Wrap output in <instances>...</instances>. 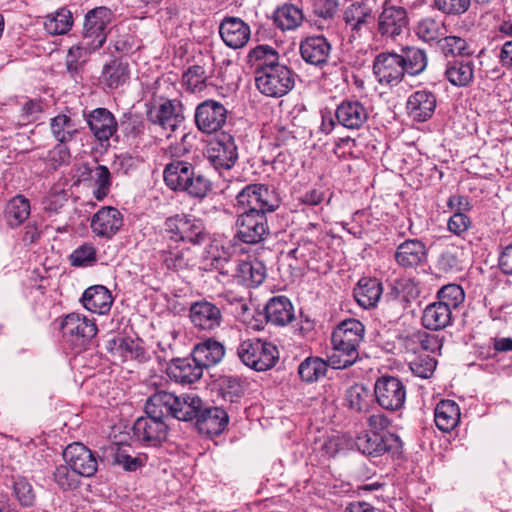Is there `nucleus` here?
I'll return each instance as SVG.
<instances>
[{
	"instance_id": "obj_1",
	"label": "nucleus",
	"mask_w": 512,
	"mask_h": 512,
	"mask_svg": "<svg viewBox=\"0 0 512 512\" xmlns=\"http://www.w3.org/2000/svg\"><path fill=\"white\" fill-rule=\"evenodd\" d=\"M236 205L243 210L236 220V236L244 243L257 244L269 235L267 213L279 207L276 191L265 184H249L236 196Z\"/></svg>"
},
{
	"instance_id": "obj_2",
	"label": "nucleus",
	"mask_w": 512,
	"mask_h": 512,
	"mask_svg": "<svg viewBox=\"0 0 512 512\" xmlns=\"http://www.w3.org/2000/svg\"><path fill=\"white\" fill-rule=\"evenodd\" d=\"M205 258L207 265L220 275L234 279L238 284L248 288L258 287L266 278V267L258 260L239 261L236 263L229 252L218 244H211Z\"/></svg>"
},
{
	"instance_id": "obj_3",
	"label": "nucleus",
	"mask_w": 512,
	"mask_h": 512,
	"mask_svg": "<svg viewBox=\"0 0 512 512\" xmlns=\"http://www.w3.org/2000/svg\"><path fill=\"white\" fill-rule=\"evenodd\" d=\"M166 185L177 192H184L192 198L203 199L212 190L211 181L195 166L185 160H172L163 172Z\"/></svg>"
},
{
	"instance_id": "obj_4",
	"label": "nucleus",
	"mask_w": 512,
	"mask_h": 512,
	"mask_svg": "<svg viewBox=\"0 0 512 512\" xmlns=\"http://www.w3.org/2000/svg\"><path fill=\"white\" fill-rule=\"evenodd\" d=\"M364 331V325L354 318L347 319L336 327L331 337L333 352L328 357L333 368H346L355 362Z\"/></svg>"
},
{
	"instance_id": "obj_5",
	"label": "nucleus",
	"mask_w": 512,
	"mask_h": 512,
	"mask_svg": "<svg viewBox=\"0 0 512 512\" xmlns=\"http://www.w3.org/2000/svg\"><path fill=\"white\" fill-rule=\"evenodd\" d=\"M373 73L379 83L394 85L403 81L414 87L415 64L396 53H380L373 62Z\"/></svg>"
},
{
	"instance_id": "obj_6",
	"label": "nucleus",
	"mask_w": 512,
	"mask_h": 512,
	"mask_svg": "<svg viewBox=\"0 0 512 512\" xmlns=\"http://www.w3.org/2000/svg\"><path fill=\"white\" fill-rule=\"evenodd\" d=\"M237 356L247 367L258 371L273 368L279 360L277 347L258 338L246 339L239 343Z\"/></svg>"
},
{
	"instance_id": "obj_7",
	"label": "nucleus",
	"mask_w": 512,
	"mask_h": 512,
	"mask_svg": "<svg viewBox=\"0 0 512 512\" xmlns=\"http://www.w3.org/2000/svg\"><path fill=\"white\" fill-rule=\"evenodd\" d=\"M255 84L257 89L268 97H282L293 89L294 73L287 65L283 64L255 77Z\"/></svg>"
},
{
	"instance_id": "obj_8",
	"label": "nucleus",
	"mask_w": 512,
	"mask_h": 512,
	"mask_svg": "<svg viewBox=\"0 0 512 512\" xmlns=\"http://www.w3.org/2000/svg\"><path fill=\"white\" fill-rule=\"evenodd\" d=\"M112 11L107 7H97L90 10L84 21L83 39L84 44L90 45L92 49H99L106 41L108 26L112 21Z\"/></svg>"
},
{
	"instance_id": "obj_9",
	"label": "nucleus",
	"mask_w": 512,
	"mask_h": 512,
	"mask_svg": "<svg viewBox=\"0 0 512 512\" xmlns=\"http://www.w3.org/2000/svg\"><path fill=\"white\" fill-rule=\"evenodd\" d=\"M227 116L228 110L221 102L207 99L197 105L194 120L199 131L212 134L223 128Z\"/></svg>"
},
{
	"instance_id": "obj_10",
	"label": "nucleus",
	"mask_w": 512,
	"mask_h": 512,
	"mask_svg": "<svg viewBox=\"0 0 512 512\" xmlns=\"http://www.w3.org/2000/svg\"><path fill=\"white\" fill-rule=\"evenodd\" d=\"M374 395L381 408L397 411L405 403L406 389L400 379L393 376H382L374 384Z\"/></svg>"
},
{
	"instance_id": "obj_11",
	"label": "nucleus",
	"mask_w": 512,
	"mask_h": 512,
	"mask_svg": "<svg viewBox=\"0 0 512 512\" xmlns=\"http://www.w3.org/2000/svg\"><path fill=\"white\" fill-rule=\"evenodd\" d=\"M204 155L216 170H230L238 160L234 137L230 134H221L209 143Z\"/></svg>"
},
{
	"instance_id": "obj_12",
	"label": "nucleus",
	"mask_w": 512,
	"mask_h": 512,
	"mask_svg": "<svg viewBox=\"0 0 512 512\" xmlns=\"http://www.w3.org/2000/svg\"><path fill=\"white\" fill-rule=\"evenodd\" d=\"M189 319L197 330L216 333L222 326L223 313L215 303L201 299L190 305Z\"/></svg>"
},
{
	"instance_id": "obj_13",
	"label": "nucleus",
	"mask_w": 512,
	"mask_h": 512,
	"mask_svg": "<svg viewBox=\"0 0 512 512\" xmlns=\"http://www.w3.org/2000/svg\"><path fill=\"white\" fill-rule=\"evenodd\" d=\"M62 336L74 345H84L97 334L96 324L77 313L65 316L60 325Z\"/></svg>"
},
{
	"instance_id": "obj_14",
	"label": "nucleus",
	"mask_w": 512,
	"mask_h": 512,
	"mask_svg": "<svg viewBox=\"0 0 512 512\" xmlns=\"http://www.w3.org/2000/svg\"><path fill=\"white\" fill-rule=\"evenodd\" d=\"M65 462L78 475L92 477L98 469V460L95 454L82 443L69 444L63 451Z\"/></svg>"
},
{
	"instance_id": "obj_15",
	"label": "nucleus",
	"mask_w": 512,
	"mask_h": 512,
	"mask_svg": "<svg viewBox=\"0 0 512 512\" xmlns=\"http://www.w3.org/2000/svg\"><path fill=\"white\" fill-rule=\"evenodd\" d=\"M132 431L133 436L139 442L149 446H157L166 439L168 425L163 419L146 414V416L139 417L135 421Z\"/></svg>"
},
{
	"instance_id": "obj_16",
	"label": "nucleus",
	"mask_w": 512,
	"mask_h": 512,
	"mask_svg": "<svg viewBox=\"0 0 512 512\" xmlns=\"http://www.w3.org/2000/svg\"><path fill=\"white\" fill-rule=\"evenodd\" d=\"M379 34L391 40H397L408 33V17L406 10L399 6H384L378 17Z\"/></svg>"
},
{
	"instance_id": "obj_17",
	"label": "nucleus",
	"mask_w": 512,
	"mask_h": 512,
	"mask_svg": "<svg viewBox=\"0 0 512 512\" xmlns=\"http://www.w3.org/2000/svg\"><path fill=\"white\" fill-rule=\"evenodd\" d=\"M369 118L368 109L359 100L345 99L335 109V120L349 130H358Z\"/></svg>"
},
{
	"instance_id": "obj_18",
	"label": "nucleus",
	"mask_w": 512,
	"mask_h": 512,
	"mask_svg": "<svg viewBox=\"0 0 512 512\" xmlns=\"http://www.w3.org/2000/svg\"><path fill=\"white\" fill-rule=\"evenodd\" d=\"M219 34L226 46L240 49L248 43L251 29L241 18L225 17L220 23Z\"/></svg>"
},
{
	"instance_id": "obj_19",
	"label": "nucleus",
	"mask_w": 512,
	"mask_h": 512,
	"mask_svg": "<svg viewBox=\"0 0 512 512\" xmlns=\"http://www.w3.org/2000/svg\"><path fill=\"white\" fill-rule=\"evenodd\" d=\"M123 217L120 211L107 206L98 210L91 219L92 232L101 238H112L122 227Z\"/></svg>"
},
{
	"instance_id": "obj_20",
	"label": "nucleus",
	"mask_w": 512,
	"mask_h": 512,
	"mask_svg": "<svg viewBox=\"0 0 512 512\" xmlns=\"http://www.w3.org/2000/svg\"><path fill=\"white\" fill-rule=\"evenodd\" d=\"M147 120L153 125L159 126L166 132L165 136L169 138L180 123L182 117L176 113L175 105L170 100H165L159 105H154L147 112Z\"/></svg>"
},
{
	"instance_id": "obj_21",
	"label": "nucleus",
	"mask_w": 512,
	"mask_h": 512,
	"mask_svg": "<svg viewBox=\"0 0 512 512\" xmlns=\"http://www.w3.org/2000/svg\"><path fill=\"white\" fill-rule=\"evenodd\" d=\"M85 118L91 132L100 142H108L117 131V121L106 108H96Z\"/></svg>"
},
{
	"instance_id": "obj_22",
	"label": "nucleus",
	"mask_w": 512,
	"mask_h": 512,
	"mask_svg": "<svg viewBox=\"0 0 512 512\" xmlns=\"http://www.w3.org/2000/svg\"><path fill=\"white\" fill-rule=\"evenodd\" d=\"M168 376L176 382L191 384L198 381L203 375V367L196 358L186 357L173 359L167 366Z\"/></svg>"
},
{
	"instance_id": "obj_23",
	"label": "nucleus",
	"mask_w": 512,
	"mask_h": 512,
	"mask_svg": "<svg viewBox=\"0 0 512 512\" xmlns=\"http://www.w3.org/2000/svg\"><path fill=\"white\" fill-rule=\"evenodd\" d=\"M229 422L227 412L220 407L201 408L196 420V426L199 432L209 435L218 436L221 434Z\"/></svg>"
},
{
	"instance_id": "obj_24",
	"label": "nucleus",
	"mask_w": 512,
	"mask_h": 512,
	"mask_svg": "<svg viewBox=\"0 0 512 512\" xmlns=\"http://www.w3.org/2000/svg\"><path fill=\"white\" fill-rule=\"evenodd\" d=\"M331 45L324 36L307 37L300 43L302 59L311 65L322 67L327 63Z\"/></svg>"
},
{
	"instance_id": "obj_25",
	"label": "nucleus",
	"mask_w": 512,
	"mask_h": 512,
	"mask_svg": "<svg viewBox=\"0 0 512 512\" xmlns=\"http://www.w3.org/2000/svg\"><path fill=\"white\" fill-rule=\"evenodd\" d=\"M247 63L253 69L255 77L271 71L280 63L279 52L269 45H257L251 49L247 55Z\"/></svg>"
},
{
	"instance_id": "obj_26",
	"label": "nucleus",
	"mask_w": 512,
	"mask_h": 512,
	"mask_svg": "<svg viewBox=\"0 0 512 512\" xmlns=\"http://www.w3.org/2000/svg\"><path fill=\"white\" fill-rule=\"evenodd\" d=\"M177 395L174 393L159 390L152 394L146 401L145 413L148 415H154L159 419L172 417L174 418V408L178 403Z\"/></svg>"
},
{
	"instance_id": "obj_27",
	"label": "nucleus",
	"mask_w": 512,
	"mask_h": 512,
	"mask_svg": "<svg viewBox=\"0 0 512 512\" xmlns=\"http://www.w3.org/2000/svg\"><path fill=\"white\" fill-rule=\"evenodd\" d=\"M81 301L87 310L103 315L110 311L113 298L105 286L95 285L84 291Z\"/></svg>"
},
{
	"instance_id": "obj_28",
	"label": "nucleus",
	"mask_w": 512,
	"mask_h": 512,
	"mask_svg": "<svg viewBox=\"0 0 512 512\" xmlns=\"http://www.w3.org/2000/svg\"><path fill=\"white\" fill-rule=\"evenodd\" d=\"M267 322L276 326H285L294 318L291 302L285 296L271 298L265 306Z\"/></svg>"
},
{
	"instance_id": "obj_29",
	"label": "nucleus",
	"mask_w": 512,
	"mask_h": 512,
	"mask_svg": "<svg viewBox=\"0 0 512 512\" xmlns=\"http://www.w3.org/2000/svg\"><path fill=\"white\" fill-rule=\"evenodd\" d=\"M474 62L471 60L454 59L448 61L445 78L455 87H467L474 79Z\"/></svg>"
},
{
	"instance_id": "obj_30",
	"label": "nucleus",
	"mask_w": 512,
	"mask_h": 512,
	"mask_svg": "<svg viewBox=\"0 0 512 512\" xmlns=\"http://www.w3.org/2000/svg\"><path fill=\"white\" fill-rule=\"evenodd\" d=\"M192 354L204 369L218 364L225 355V348L219 341L209 338L198 343Z\"/></svg>"
},
{
	"instance_id": "obj_31",
	"label": "nucleus",
	"mask_w": 512,
	"mask_h": 512,
	"mask_svg": "<svg viewBox=\"0 0 512 512\" xmlns=\"http://www.w3.org/2000/svg\"><path fill=\"white\" fill-rule=\"evenodd\" d=\"M50 132L60 143H70L79 135V123L67 114H58L50 120Z\"/></svg>"
},
{
	"instance_id": "obj_32",
	"label": "nucleus",
	"mask_w": 512,
	"mask_h": 512,
	"mask_svg": "<svg viewBox=\"0 0 512 512\" xmlns=\"http://www.w3.org/2000/svg\"><path fill=\"white\" fill-rule=\"evenodd\" d=\"M359 452L367 456H380L390 449L387 436L381 433H360L354 441Z\"/></svg>"
},
{
	"instance_id": "obj_33",
	"label": "nucleus",
	"mask_w": 512,
	"mask_h": 512,
	"mask_svg": "<svg viewBox=\"0 0 512 512\" xmlns=\"http://www.w3.org/2000/svg\"><path fill=\"white\" fill-rule=\"evenodd\" d=\"M31 213L30 201L23 195H16L11 198L4 209V220L11 228L23 224Z\"/></svg>"
},
{
	"instance_id": "obj_34",
	"label": "nucleus",
	"mask_w": 512,
	"mask_h": 512,
	"mask_svg": "<svg viewBox=\"0 0 512 512\" xmlns=\"http://www.w3.org/2000/svg\"><path fill=\"white\" fill-rule=\"evenodd\" d=\"M434 421L439 430L450 432L460 421L459 406L452 400L440 401L434 410Z\"/></svg>"
},
{
	"instance_id": "obj_35",
	"label": "nucleus",
	"mask_w": 512,
	"mask_h": 512,
	"mask_svg": "<svg viewBox=\"0 0 512 512\" xmlns=\"http://www.w3.org/2000/svg\"><path fill=\"white\" fill-rule=\"evenodd\" d=\"M353 294L361 307L369 309L374 307L379 301L382 294V285L375 278H363L354 288Z\"/></svg>"
},
{
	"instance_id": "obj_36",
	"label": "nucleus",
	"mask_w": 512,
	"mask_h": 512,
	"mask_svg": "<svg viewBox=\"0 0 512 512\" xmlns=\"http://www.w3.org/2000/svg\"><path fill=\"white\" fill-rule=\"evenodd\" d=\"M452 311L440 302L428 305L422 315V324L430 330H440L451 324Z\"/></svg>"
},
{
	"instance_id": "obj_37",
	"label": "nucleus",
	"mask_w": 512,
	"mask_h": 512,
	"mask_svg": "<svg viewBox=\"0 0 512 512\" xmlns=\"http://www.w3.org/2000/svg\"><path fill=\"white\" fill-rule=\"evenodd\" d=\"M129 79V65L122 60H112L104 65L100 77L101 83L110 89H116Z\"/></svg>"
},
{
	"instance_id": "obj_38",
	"label": "nucleus",
	"mask_w": 512,
	"mask_h": 512,
	"mask_svg": "<svg viewBox=\"0 0 512 512\" xmlns=\"http://www.w3.org/2000/svg\"><path fill=\"white\" fill-rule=\"evenodd\" d=\"M178 402L174 408V418L180 421L197 420L201 411L202 399L194 393H186L177 396Z\"/></svg>"
},
{
	"instance_id": "obj_39",
	"label": "nucleus",
	"mask_w": 512,
	"mask_h": 512,
	"mask_svg": "<svg viewBox=\"0 0 512 512\" xmlns=\"http://www.w3.org/2000/svg\"><path fill=\"white\" fill-rule=\"evenodd\" d=\"M95 50L90 48V45L84 44V41L69 48L65 59V66L72 77L80 75L88 61L89 55Z\"/></svg>"
},
{
	"instance_id": "obj_40",
	"label": "nucleus",
	"mask_w": 512,
	"mask_h": 512,
	"mask_svg": "<svg viewBox=\"0 0 512 512\" xmlns=\"http://www.w3.org/2000/svg\"><path fill=\"white\" fill-rule=\"evenodd\" d=\"M303 19L302 10L292 4H284L274 12V23L282 31L298 28Z\"/></svg>"
},
{
	"instance_id": "obj_41",
	"label": "nucleus",
	"mask_w": 512,
	"mask_h": 512,
	"mask_svg": "<svg viewBox=\"0 0 512 512\" xmlns=\"http://www.w3.org/2000/svg\"><path fill=\"white\" fill-rule=\"evenodd\" d=\"M328 363L320 357H307L298 366V374L302 381L313 383L325 377Z\"/></svg>"
},
{
	"instance_id": "obj_42",
	"label": "nucleus",
	"mask_w": 512,
	"mask_h": 512,
	"mask_svg": "<svg viewBox=\"0 0 512 512\" xmlns=\"http://www.w3.org/2000/svg\"><path fill=\"white\" fill-rule=\"evenodd\" d=\"M437 43L446 58L471 56L474 53L467 41L458 36H446L439 39Z\"/></svg>"
},
{
	"instance_id": "obj_43",
	"label": "nucleus",
	"mask_w": 512,
	"mask_h": 512,
	"mask_svg": "<svg viewBox=\"0 0 512 512\" xmlns=\"http://www.w3.org/2000/svg\"><path fill=\"white\" fill-rule=\"evenodd\" d=\"M348 407L358 413L368 412L371 405L370 390L362 384H354L346 391Z\"/></svg>"
},
{
	"instance_id": "obj_44",
	"label": "nucleus",
	"mask_w": 512,
	"mask_h": 512,
	"mask_svg": "<svg viewBox=\"0 0 512 512\" xmlns=\"http://www.w3.org/2000/svg\"><path fill=\"white\" fill-rule=\"evenodd\" d=\"M73 24L72 14L68 9L62 8L54 14L47 15L44 21V28L51 35L67 33Z\"/></svg>"
},
{
	"instance_id": "obj_45",
	"label": "nucleus",
	"mask_w": 512,
	"mask_h": 512,
	"mask_svg": "<svg viewBox=\"0 0 512 512\" xmlns=\"http://www.w3.org/2000/svg\"><path fill=\"white\" fill-rule=\"evenodd\" d=\"M208 234L199 220L185 216L179 240L199 245L205 242Z\"/></svg>"
},
{
	"instance_id": "obj_46",
	"label": "nucleus",
	"mask_w": 512,
	"mask_h": 512,
	"mask_svg": "<svg viewBox=\"0 0 512 512\" xmlns=\"http://www.w3.org/2000/svg\"><path fill=\"white\" fill-rule=\"evenodd\" d=\"M371 18V10L364 4L354 3L344 12V21L352 30L360 31Z\"/></svg>"
},
{
	"instance_id": "obj_47",
	"label": "nucleus",
	"mask_w": 512,
	"mask_h": 512,
	"mask_svg": "<svg viewBox=\"0 0 512 512\" xmlns=\"http://www.w3.org/2000/svg\"><path fill=\"white\" fill-rule=\"evenodd\" d=\"M208 75L202 65L190 66L182 76L183 84L191 92L202 91L206 87Z\"/></svg>"
},
{
	"instance_id": "obj_48",
	"label": "nucleus",
	"mask_w": 512,
	"mask_h": 512,
	"mask_svg": "<svg viewBox=\"0 0 512 512\" xmlns=\"http://www.w3.org/2000/svg\"><path fill=\"white\" fill-rule=\"evenodd\" d=\"M441 304L445 305L451 311L458 308L465 300V293L458 284H448L443 286L437 293Z\"/></svg>"
},
{
	"instance_id": "obj_49",
	"label": "nucleus",
	"mask_w": 512,
	"mask_h": 512,
	"mask_svg": "<svg viewBox=\"0 0 512 512\" xmlns=\"http://www.w3.org/2000/svg\"><path fill=\"white\" fill-rule=\"evenodd\" d=\"M189 251H184L183 249H169L162 251L161 259L163 264L172 270H183L189 266Z\"/></svg>"
},
{
	"instance_id": "obj_50",
	"label": "nucleus",
	"mask_w": 512,
	"mask_h": 512,
	"mask_svg": "<svg viewBox=\"0 0 512 512\" xmlns=\"http://www.w3.org/2000/svg\"><path fill=\"white\" fill-rule=\"evenodd\" d=\"M395 260L404 269H412L416 264V240L401 243L395 252Z\"/></svg>"
},
{
	"instance_id": "obj_51",
	"label": "nucleus",
	"mask_w": 512,
	"mask_h": 512,
	"mask_svg": "<svg viewBox=\"0 0 512 512\" xmlns=\"http://www.w3.org/2000/svg\"><path fill=\"white\" fill-rule=\"evenodd\" d=\"M96 261V249L90 243H84L70 255V263L74 267L92 266Z\"/></svg>"
},
{
	"instance_id": "obj_52",
	"label": "nucleus",
	"mask_w": 512,
	"mask_h": 512,
	"mask_svg": "<svg viewBox=\"0 0 512 512\" xmlns=\"http://www.w3.org/2000/svg\"><path fill=\"white\" fill-rule=\"evenodd\" d=\"M77 475L67 463L57 466L53 474L55 482L62 490L76 489L79 485Z\"/></svg>"
},
{
	"instance_id": "obj_53",
	"label": "nucleus",
	"mask_w": 512,
	"mask_h": 512,
	"mask_svg": "<svg viewBox=\"0 0 512 512\" xmlns=\"http://www.w3.org/2000/svg\"><path fill=\"white\" fill-rule=\"evenodd\" d=\"M93 178L97 185V189L94 191V196L97 200H102L107 196L109 187L111 185V174L109 169L104 165H98L92 171Z\"/></svg>"
},
{
	"instance_id": "obj_54",
	"label": "nucleus",
	"mask_w": 512,
	"mask_h": 512,
	"mask_svg": "<svg viewBox=\"0 0 512 512\" xmlns=\"http://www.w3.org/2000/svg\"><path fill=\"white\" fill-rule=\"evenodd\" d=\"M437 100L434 93L428 90L418 91V121L431 118L436 108Z\"/></svg>"
},
{
	"instance_id": "obj_55",
	"label": "nucleus",
	"mask_w": 512,
	"mask_h": 512,
	"mask_svg": "<svg viewBox=\"0 0 512 512\" xmlns=\"http://www.w3.org/2000/svg\"><path fill=\"white\" fill-rule=\"evenodd\" d=\"M416 285L412 278H401L395 282L394 291L397 298L407 307L416 299Z\"/></svg>"
},
{
	"instance_id": "obj_56",
	"label": "nucleus",
	"mask_w": 512,
	"mask_h": 512,
	"mask_svg": "<svg viewBox=\"0 0 512 512\" xmlns=\"http://www.w3.org/2000/svg\"><path fill=\"white\" fill-rule=\"evenodd\" d=\"M14 494L18 502L25 507L32 506L35 501V493L32 485L25 478H17L13 484Z\"/></svg>"
},
{
	"instance_id": "obj_57",
	"label": "nucleus",
	"mask_w": 512,
	"mask_h": 512,
	"mask_svg": "<svg viewBox=\"0 0 512 512\" xmlns=\"http://www.w3.org/2000/svg\"><path fill=\"white\" fill-rule=\"evenodd\" d=\"M441 25L439 22L426 18L418 23V38L425 42L435 41L439 38Z\"/></svg>"
},
{
	"instance_id": "obj_58",
	"label": "nucleus",
	"mask_w": 512,
	"mask_h": 512,
	"mask_svg": "<svg viewBox=\"0 0 512 512\" xmlns=\"http://www.w3.org/2000/svg\"><path fill=\"white\" fill-rule=\"evenodd\" d=\"M145 350L138 340L132 338L122 339L121 349L119 356L124 360L127 359H142L144 358Z\"/></svg>"
},
{
	"instance_id": "obj_59",
	"label": "nucleus",
	"mask_w": 512,
	"mask_h": 512,
	"mask_svg": "<svg viewBox=\"0 0 512 512\" xmlns=\"http://www.w3.org/2000/svg\"><path fill=\"white\" fill-rule=\"evenodd\" d=\"M113 463L122 466L126 471H136L142 466V461L138 457H132L126 449L117 447L114 449Z\"/></svg>"
},
{
	"instance_id": "obj_60",
	"label": "nucleus",
	"mask_w": 512,
	"mask_h": 512,
	"mask_svg": "<svg viewBox=\"0 0 512 512\" xmlns=\"http://www.w3.org/2000/svg\"><path fill=\"white\" fill-rule=\"evenodd\" d=\"M435 6L445 14H463L469 6L470 0H434Z\"/></svg>"
},
{
	"instance_id": "obj_61",
	"label": "nucleus",
	"mask_w": 512,
	"mask_h": 512,
	"mask_svg": "<svg viewBox=\"0 0 512 512\" xmlns=\"http://www.w3.org/2000/svg\"><path fill=\"white\" fill-rule=\"evenodd\" d=\"M447 226L450 232L460 236L470 228L471 220L465 213L454 212L449 218Z\"/></svg>"
},
{
	"instance_id": "obj_62",
	"label": "nucleus",
	"mask_w": 512,
	"mask_h": 512,
	"mask_svg": "<svg viewBox=\"0 0 512 512\" xmlns=\"http://www.w3.org/2000/svg\"><path fill=\"white\" fill-rule=\"evenodd\" d=\"M339 0H314V13L324 19L332 18L338 10Z\"/></svg>"
},
{
	"instance_id": "obj_63",
	"label": "nucleus",
	"mask_w": 512,
	"mask_h": 512,
	"mask_svg": "<svg viewBox=\"0 0 512 512\" xmlns=\"http://www.w3.org/2000/svg\"><path fill=\"white\" fill-rule=\"evenodd\" d=\"M440 266L446 272H458L463 270V262L457 252L447 251L442 254Z\"/></svg>"
},
{
	"instance_id": "obj_64",
	"label": "nucleus",
	"mask_w": 512,
	"mask_h": 512,
	"mask_svg": "<svg viewBox=\"0 0 512 512\" xmlns=\"http://www.w3.org/2000/svg\"><path fill=\"white\" fill-rule=\"evenodd\" d=\"M222 391L225 398L229 396L230 401H233L234 397L239 398L244 394V387L239 378L228 377L223 382Z\"/></svg>"
}]
</instances>
